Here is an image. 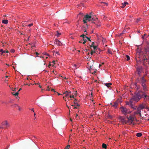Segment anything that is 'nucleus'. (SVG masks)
Instances as JSON below:
<instances>
[{"mask_svg": "<svg viewBox=\"0 0 149 149\" xmlns=\"http://www.w3.org/2000/svg\"><path fill=\"white\" fill-rule=\"evenodd\" d=\"M77 51L78 52V53H80V51L79 50H77Z\"/></svg>", "mask_w": 149, "mask_h": 149, "instance_id": "60", "label": "nucleus"}, {"mask_svg": "<svg viewBox=\"0 0 149 149\" xmlns=\"http://www.w3.org/2000/svg\"><path fill=\"white\" fill-rule=\"evenodd\" d=\"M55 61H52V63H53V64H54L55 63Z\"/></svg>", "mask_w": 149, "mask_h": 149, "instance_id": "47", "label": "nucleus"}, {"mask_svg": "<svg viewBox=\"0 0 149 149\" xmlns=\"http://www.w3.org/2000/svg\"><path fill=\"white\" fill-rule=\"evenodd\" d=\"M100 5L101 6H107L108 5V3L104 2H100Z\"/></svg>", "mask_w": 149, "mask_h": 149, "instance_id": "19", "label": "nucleus"}, {"mask_svg": "<svg viewBox=\"0 0 149 149\" xmlns=\"http://www.w3.org/2000/svg\"><path fill=\"white\" fill-rule=\"evenodd\" d=\"M120 109L123 114L125 115H127L128 114H130L131 112L128 109L123 106L121 107Z\"/></svg>", "mask_w": 149, "mask_h": 149, "instance_id": "4", "label": "nucleus"}, {"mask_svg": "<svg viewBox=\"0 0 149 149\" xmlns=\"http://www.w3.org/2000/svg\"><path fill=\"white\" fill-rule=\"evenodd\" d=\"M74 95H71V94H70V98H74Z\"/></svg>", "mask_w": 149, "mask_h": 149, "instance_id": "35", "label": "nucleus"}, {"mask_svg": "<svg viewBox=\"0 0 149 149\" xmlns=\"http://www.w3.org/2000/svg\"><path fill=\"white\" fill-rule=\"evenodd\" d=\"M29 110H31L33 112H34V109L33 108H32V109H29Z\"/></svg>", "mask_w": 149, "mask_h": 149, "instance_id": "37", "label": "nucleus"}, {"mask_svg": "<svg viewBox=\"0 0 149 149\" xmlns=\"http://www.w3.org/2000/svg\"><path fill=\"white\" fill-rule=\"evenodd\" d=\"M118 104V101H116L114 102V104H112L111 103L110 104L112 105V107H114L115 108H116Z\"/></svg>", "mask_w": 149, "mask_h": 149, "instance_id": "17", "label": "nucleus"}, {"mask_svg": "<svg viewBox=\"0 0 149 149\" xmlns=\"http://www.w3.org/2000/svg\"><path fill=\"white\" fill-rule=\"evenodd\" d=\"M126 58H127V61H129L130 59V56L128 55H126Z\"/></svg>", "mask_w": 149, "mask_h": 149, "instance_id": "33", "label": "nucleus"}, {"mask_svg": "<svg viewBox=\"0 0 149 149\" xmlns=\"http://www.w3.org/2000/svg\"><path fill=\"white\" fill-rule=\"evenodd\" d=\"M95 19L93 18L90 15L86 14L84 16L83 18V22L85 24L86 23L88 22L94 21Z\"/></svg>", "mask_w": 149, "mask_h": 149, "instance_id": "2", "label": "nucleus"}, {"mask_svg": "<svg viewBox=\"0 0 149 149\" xmlns=\"http://www.w3.org/2000/svg\"><path fill=\"white\" fill-rule=\"evenodd\" d=\"M44 54L46 55L49 56V55L48 54H46L45 52V53H44Z\"/></svg>", "mask_w": 149, "mask_h": 149, "instance_id": "51", "label": "nucleus"}, {"mask_svg": "<svg viewBox=\"0 0 149 149\" xmlns=\"http://www.w3.org/2000/svg\"><path fill=\"white\" fill-rule=\"evenodd\" d=\"M2 22L5 24H7L8 22V21L7 19H4L2 20Z\"/></svg>", "mask_w": 149, "mask_h": 149, "instance_id": "25", "label": "nucleus"}, {"mask_svg": "<svg viewBox=\"0 0 149 149\" xmlns=\"http://www.w3.org/2000/svg\"><path fill=\"white\" fill-rule=\"evenodd\" d=\"M94 43L93 42L90 46L92 50L95 51L96 49L97 46L94 45Z\"/></svg>", "mask_w": 149, "mask_h": 149, "instance_id": "16", "label": "nucleus"}, {"mask_svg": "<svg viewBox=\"0 0 149 149\" xmlns=\"http://www.w3.org/2000/svg\"><path fill=\"white\" fill-rule=\"evenodd\" d=\"M70 94L71 92L70 91H66L63 94V100L66 102L67 99L66 98H67L68 99V100H69V99H68L70 98Z\"/></svg>", "mask_w": 149, "mask_h": 149, "instance_id": "5", "label": "nucleus"}, {"mask_svg": "<svg viewBox=\"0 0 149 149\" xmlns=\"http://www.w3.org/2000/svg\"><path fill=\"white\" fill-rule=\"evenodd\" d=\"M39 87L40 88H42V86L40 85H39Z\"/></svg>", "mask_w": 149, "mask_h": 149, "instance_id": "55", "label": "nucleus"}, {"mask_svg": "<svg viewBox=\"0 0 149 149\" xmlns=\"http://www.w3.org/2000/svg\"><path fill=\"white\" fill-rule=\"evenodd\" d=\"M46 91H50V88L48 87L46 89Z\"/></svg>", "mask_w": 149, "mask_h": 149, "instance_id": "42", "label": "nucleus"}, {"mask_svg": "<svg viewBox=\"0 0 149 149\" xmlns=\"http://www.w3.org/2000/svg\"><path fill=\"white\" fill-rule=\"evenodd\" d=\"M34 113V116H35L36 115V113H35V112H33Z\"/></svg>", "mask_w": 149, "mask_h": 149, "instance_id": "54", "label": "nucleus"}, {"mask_svg": "<svg viewBox=\"0 0 149 149\" xmlns=\"http://www.w3.org/2000/svg\"><path fill=\"white\" fill-rule=\"evenodd\" d=\"M72 50L74 52L75 51H76V50L75 49H73Z\"/></svg>", "mask_w": 149, "mask_h": 149, "instance_id": "57", "label": "nucleus"}, {"mask_svg": "<svg viewBox=\"0 0 149 149\" xmlns=\"http://www.w3.org/2000/svg\"><path fill=\"white\" fill-rule=\"evenodd\" d=\"M18 105L17 104H14L11 105V106L13 107V108H16L18 107Z\"/></svg>", "mask_w": 149, "mask_h": 149, "instance_id": "27", "label": "nucleus"}, {"mask_svg": "<svg viewBox=\"0 0 149 149\" xmlns=\"http://www.w3.org/2000/svg\"><path fill=\"white\" fill-rule=\"evenodd\" d=\"M21 89H22L21 88H20L19 89V91H20L21 90Z\"/></svg>", "mask_w": 149, "mask_h": 149, "instance_id": "56", "label": "nucleus"}, {"mask_svg": "<svg viewBox=\"0 0 149 149\" xmlns=\"http://www.w3.org/2000/svg\"><path fill=\"white\" fill-rule=\"evenodd\" d=\"M107 145L106 144L104 143H103L102 145V147L105 149H106L107 148Z\"/></svg>", "mask_w": 149, "mask_h": 149, "instance_id": "28", "label": "nucleus"}, {"mask_svg": "<svg viewBox=\"0 0 149 149\" xmlns=\"http://www.w3.org/2000/svg\"><path fill=\"white\" fill-rule=\"evenodd\" d=\"M0 52H1V54L2 55L4 53H8L9 52L8 50L4 51L3 49H1L0 50Z\"/></svg>", "mask_w": 149, "mask_h": 149, "instance_id": "20", "label": "nucleus"}, {"mask_svg": "<svg viewBox=\"0 0 149 149\" xmlns=\"http://www.w3.org/2000/svg\"><path fill=\"white\" fill-rule=\"evenodd\" d=\"M142 112V110L141 111L139 109L137 108L136 110L134 111V116L135 115H137L141 117V113Z\"/></svg>", "mask_w": 149, "mask_h": 149, "instance_id": "8", "label": "nucleus"}, {"mask_svg": "<svg viewBox=\"0 0 149 149\" xmlns=\"http://www.w3.org/2000/svg\"><path fill=\"white\" fill-rule=\"evenodd\" d=\"M66 106H67V107H68V109H69V107L68 105H66Z\"/></svg>", "mask_w": 149, "mask_h": 149, "instance_id": "61", "label": "nucleus"}, {"mask_svg": "<svg viewBox=\"0 0 149 149\" xmlns=\"http://www.w3.org/2000/svg\"><path fill=\"white\" fill-rule=\"evenodd\" d=\"M52 65L51 63L50 62H49V65H48V67L49 68H50V66Z\"/></svg>", "mask_w": 149, "mask_h": 149, "instance_id": "41", "label": "nucleus"}, {"mask_svg": "<svg viewBox=\"0 0 149 149\" xmlns=\"http://www.w3.org/2000/svg\"><path fill=\"white\" fill-rule=\"evenodd\" d=\"M113 117L110 115H109L108 116V118H109L111 119L113 118Z\"/></svg>", "mask_w": 149, "mask_h": 149, "instance_id": "31", "label": "nucleus"}, {"mask_svg": "<svg viewBox=\"0 0 149 149\" xmlns=\"http://www.w3.org/2000/svg\"><path fill=\"white\" fill-rule=\"evenodd\" d=\"M64 79H67V78H66V77H64Z\"/></svg>", "mask_w": 149, "mask_h": 149, "instance_id": "59", "label": "nucleus"}, {"mask_svg": "<svg viewBox=\"0 0 149 149\" xmlns=\"http://www.w3.org/2000/svg\"><path fill=\"white\" fill-rule=\"evenodd\" d=\"M74 65L75 67H76V64H74Z\"/></svg>", "mask_w": 149, "mask_h": 149, "instance_id": "64", "label": "nucleus"}, {"mask_svg": "<svg viewBox=\"0 0 149 149\" xmlns=\"http://www.w3.org/2000/svg\"><path fill=\"white\" fill-rule=\"evenodd\" d=\"M142 87V89L143 90V92H146V95H148V93L147 91H148V89L147 87V86L146 84H143L141 85Z\"/></svg>", "mask_w": 149, "mask_h": 149, "instance_id": "10", "label": "nucleus"}, {"mask_svg": "<svg viewBox=\"0 0 149 149\" xmlns=\"http://www.w3.org/2000/svg\"><path fill=\"white\" fill-rule=\"evenodd\" d=\"M95 53V52L94 50H92L90 52V54H91V55H92L93 54H94Z\"/></svg>", "mask_w": 149, "mask_h": 149, "instance_id": "32", "label": "nucleus"}, {"mask_svg": "<svg viewBox=\"0 0 149 149\" xmlns=\"http://www.w3.org/2000/svg\"><path fill=\"white\" fill-rule=\"evenodd\" d=\"M56 93L58 94V95H62V94H60V93H57V92H56Z\"/></svg>", "mask_w": 149, "mask_h": 149, "instance_id": "50", "label": "nucleus"}, {"mask_svg": "<svg viewBox=\"0 0 149 149\" xmlns=\"http://www.w3.org/2000/svg\"><path fill=\"white\" fill-rule=\"evenodd\" d=\"M3 128V127H2V125L0 126V129Z\"/></svg>", "mask_w": 149, "mask_h": 149, "instance_id": "48", "label": "nucleus"}, {"mask_svg": "<svg viewBox=\"0 0 149 149\" xmlns=\"http://www.w3.org/2000/svg\"><path fill=\"white\" fill-rule=\"evenodd\" d=\"M36 54L37 56L39 54L37 52H36Z\"/></svg>", "mask_w": 149, "mask_h": 149, "instance_id": "53", "label": "nucleus"}, {"mask_svg": "<svg viewBox=\"0 0 149 149\" xmlns=\"http://www.w3.org/2000/svg\"><path fill=\"white\" fill-rule=\"evenodd\" d=\"M141 114V117L143 118H145V117L149 116V111L147 110L145 111L144 110H142Z\"/></svg>", "mask_w": 149, "mask_h": 149, "instance_id": "6", "label": "nucleus"}, {"mask_svg": "<svg viewBox=\"0 0 149 149\" xmlns=\"http://www.w3.org/2000/svg\"><path fill=\"white\" fill-rule=\"evenodd\" d=\"M126 104L134 109H136V107L133 104L131 100L126 102Z\"/></svg>", "mask_w": 149, "mask_h": 149, "instance_id": "9", "label": "nucleus"}, {"mask_svg": "<svg viewBox=\"0 0 149 149\" xmlns=\"http://www.w3.org/2000/svg\"><path fill=\"white\" fill-rule=\"evenodd\" d=\"M146 81V80L145 79L144 76L143 77L141 78V84H145Z\"/></svg>", "mask_w": 149, "mask_h": 149, "instance_id": "18", "label": "nucleus"}, {"mask_svg": "<svg viewBox=\"0 0 149 149\" xmlns=\"http://www.w3.org/2000/svg\"><path fill=\"white\" fill-rule=\"evenodd\" d=\"M82 40L79 41V42L80 43H82V42H83V41H82Z\"/></svg>", "mask_w": 149, "mask_h": 149, "instance_id": "49", "label": "nucleus"}, {"mask_svg": "<svg viewBox=\"0 0 149 149\" xmlns=\"http://www.w3.org/2000/svg\"><path fill=\"white\" fill-rule=\"evenodd\" d=\"M142 135V134L141 133H137L136 136L138 137H140Z\"/></svg>", "mask_w": 149, "mask_h": 149, "instance_id": "26", "label": "nucleus"}, {"mask_svg": "<svg viewBox=\"0 0 149 149\" xmlns=\"http://www.w3.org/2000/svg\"><path fill=\"white\" fill-rule=\"evenodd\" d=\"M31 29H29V33H30V32H31Z\"/></svg>", "mask_w": 149, "mask_h": 149, "instance_id": "58", "label": "nucleus"}, {"mask_svg": "<svg viewBox=\"0 0 149 149\" xmlns=\"http://www.w3.org/2000/svg\"><path fill=\"white\" fill-rule=\"evenodd\" d=\"M74 109H77L79 106V105L78 104L77 101L76 99H75L74 101Z\"/></svg>", "mask_w": 149, "mask_h": 149, "instance_id": "13", "label": "nucleus"}, {"mask_svg": "<svg viewBox=\"0 0 149 149\" xmlns=\"http://www.w3.org/2000/svg\"><path fill=\"white\" fill-rule=\"evenodd\" d=\"M90 73H91L92 74H95L96 72V70H94L92 68V66H90L89 68Z\"/></svg>", "mask_w": 149, "mask_h": 149, "instance_id": "15", "label": "nucleus"}, {"mask_svg": "<svg viewBox=\"0 0 149 149\" xmlns=\"http://www.w3.org/2000/svg\"><path fill=\"white\" fill-rule=\"evenodd\" d=\"M106 86L107 87L109 88L110 87V85H112V84L111 83H106L105 84Z\"/></svg>", "mask_w": 149, "mask_h": 149, "instance_id": "23", "label": "nucleus"}, {"mask_svg": "<svg viewBox=\"0 0 149 149\" xmlns=\"http://www.w3.org/2000/svg\"><path fill=\"white\" fill-rule=\"evenodd\" d=\"M55 43L58 46H61L62 45L61 42L59 40L56 39L55 40Z\"/></svg>", "mask_w": 149, "mask_h": 149, "instance_id": "14", "label": "nucleus"}, {"mask_svg": "<svg viewBox=\"0 0 149 149\" xmlns=\"http://www.w3.org/2000/svg\"><path fill=\"white\" fill-rule=\"evenodd\" d=\"M140 18H139V19H137V21H136V22H138L139 21H140Z\"/></svg>", "mask_w": 149, "mask_h": 149, "instance_id": "44", "label": "nucleus"}, {"mask_svg": "<svg viewBox=\"0 0 149 149\" xmlns=\"http://www.w3.org/2000/svg\"><path fill=\"white\" fill-rule=\"evenodd\" d=\"M61 34L60 33L58 32V31H57V34L56 35V36L58 37L61 35Z\"/></svg>", "mask_w": 149, "mask_h": 149, "instance_id": "29", "label": "nucleus"}, {"mask_svg": "<svg viewBox=\"0 0 149 149\" xmlns=\"http://www.w3.org/2000/svg\"><path fill=\"white\" fill-rule=\"evenodd\" d=\"M1 104H6V103L4 101H1Z\"/></svg>", "mask_w": 149, "mask_h": 149, "instance_id": "36", "label": "nucleus"}, {"mask_svg": "<svg viewBox=\"0 0 149 149\" xmlns=\"http://www.w3.org/2000/svg\"><path fill=\"white\" fill-rule=\"evenodd\" d=\"M10 52L12 53H14L15 52V50L13 49H11L10 50Z\"/></svg>", "mask_w": 149, "mask_h": 149, "instance_id": "30", "label": "nucleus"}, {"mask_svg": "<svg viewBox=\"0 0 149 149\" xmlns=\"http://www.w3.org/2000/svg\"><path fill=\"white\" fill-rule=\"evenodd\" d=\"M127 124L130 125L134 124V121L135 120L136 118L133 115L131 114L129 117H127Z\"/></svg>", "mask_w": 149, "mask_h": 149, "instance_id": "3", "label": "nucleus"}, {"mask_svg": "<svg viewBox=\"0 0 149 149\" xmlns=\"http://www.w3.org/2000/svg\"><path fill=\"white\" fill-rule=\"evenodd\" d=\"M19 94V93L18 92H16L15 94H13V95H14L15 96H17V95Z\"/></svg>", "mask_w": 149, "mask_h": 149, "instance_id": "34", "label": "nucleus"}, {"mask_svg": "<svg viewBox=\"0 0 149 149\" xmlns=\"http://www.w3.org/2000/svg\"><path fill=\"white\" fill-rule=\"evenodd\" d=\"M81 37H82L83 38V40L82 41H83V42H82V43L84 44H85L86 41H87V38H88V37L86 36L85 35L82 34L81 36Z\"/></svg>", "mask_w": 149, "mask_h": 149, "instance_id": "12", "label": "nucleus"}, {"mask_svg": "<svg viewBox=\"0 0 149 149\" xmlns=\"http://www.w3.org/2000/svg\"><path fill=\"white\" fill-rule=\"evenodd\" d=\"M107 52L109 54H112V50H111V49H108L107 50Z\"/></svg>", "mask_w": 149, "mask_h": 149, "instance_id": "24", "label": "nucleus"}, {"mask_svg": "<svg viewBox=\"0 0 149 149\" xmlns=\"http://www.w3.org/2000/svg\"><path fill=\"white\" fill-rule=\"evenodd\" d=\"M56 53L58 54V55H59V52H56Z\"/></svg>", "mask_w": 149, "mask_h": 149, "instance_id": "45", "label": "nucleus"}, {"mask_svg": "<svg viewBox=\"0 0 149 149\" xmlns=\"http://www.w3.org/2000/svg\"><path fill=\"white\" fill-rule=\"evenodd\" d=\"M5 77H6V78L8 77V76H6Z\"/></svg>", "mask_w": 149, "mask_h": 149, "instance_id": "63", "label": "nucleus"}, {"mask_svg": "<svg viewBox=\"0 0 149 149\" xmlns=\"http://www.w3.org/2000/svg\"><path fill=\"white\" fill-rule=\"evenodd\" d=\"M128 4V3L127 2H125L124 3H122V5L121 6V8H123L125 7Z\"/></svg>", "mask_w": 149, "mask_h": 149, "instance_id": "21", "label": "nucleus"}, {"mask_svg": "<svg viewBox=\"0 0 149 149\" xmlns=\"http://www.w3.org/2000/svg\"><path fill=\"white\" fill-rule=\"evenodd\" d=\"M92 103L93 104H94L95 103V102H94V101L93 100H92Z\"/></svg>", "mask_w": 149, "mask_h": 149, "instance_id": "46", "label": "nucleus"}, {"mask_svg": "<svg viewBox=\"0 0 149 149\" xmlns=\"http://www.w3.org/2000/svg\"><path fill=\"white\" fill-rule=\"evenodd\" d=\"M87 38V39L89 41H91V40L90 39V38Z\"/></svg>", "mask_w": 149, "mask_h": 149, "instance_id": "52", "label": "nucleus"}, {"mask_svg": "<svg viewBox=\"0 0 149 149\" xmlns=\"http://www.w3.org/2000/svg\"><path fill=\"white\" fill-rule=\"evenodd\" d=\"M70 120L71 122L72 121V120L71 118L70 119Z\"/></svg>", "mask_w": 149, "mask_h": 149, "instance_id": "62", "label": "nucleus"}, {"mask_svg": "<svg viewBox=\"0 0 149 149\" xmlns=\"http://www.w3.org/2000/svg\"><path fill=\"white\" fill-rule=\"evenodd\" d=\"M2 125L3 128L8 127L10 126V125L7 120H5L2 123Z\"/></svg>", "mask_w": 149, "mask_h": 149, "instance_id": "11", "label": "nucleus"}, {"mask_svg": "<svg viewBox=\"0 0 149 149\" xmlns=\"http://www.w3.org/2000/svg\"><path fill=\"white\" fill-rule=\"evenodd\" d=\"M70 147V145H68V146H67L65 148H67V149H68L69 148V147Z\"/></svg>", "mask_w": 149, "mask_h": 149, "instance_id": "40", "label": "nucleus"}, {"mask_svg": "<svg viewBox=\"0 0 149 149\" xmlns=\"http://www.w3.org/2000/svg\"><path fill=\"white\" fill-rule=\"evenodd\" d=\"M51 91H54V92L55 93H56V92L55 91L54 89L53 88L51 90Z\"/></svg>", "mask_w": 149, "mask_h": 149, "instance_id": "38", "label": "nucleus"}, {"mask_svg": "<svg viewBox=\"0 0 149 149\" xmlns=\"http://www.w3.org/2000/svg\"><path fill=\"white\" fill-rule=\"evenodd\" d=\"M18 108V110H19L20 111L21 110V108L19 106L18 107H17Z\"/></svg>", "mask_w": 149, "mask_h": 149, "instance_id": "43", "label": "nucleus"}, {"mask_svg": "<svg viewBox=\"0 0 149 149\" xmlns=\"http://www.w3.org/2000/svg\"><path fill=\"white\" fill-rule=\"evenodd\" d=\"M144 108V106L142 105H140L137 108L139 109L141 111H142L143 110V109Z\"/></svg>", "mask_w": 149, "mask_h": 149, "instance_id": "22", "label": "nucleus"}, {"mask_svg": "<svg viewBox=\"0 0 149 149\" xmlns=\"http://www.w3.org/2000/svg\"><path fill=\"white\" fill-rule=\"evenodd\" d=\"M118 119L123 124L125 123L127 124V119L126 118H125L123 116H119L118 117Z\"/></svg>", "mask_w": 149, "mask_h": 149, "instance_id": "7", "label": "nucleus"}, {"mask_svg": "<svg viewBox=\"0 0 149 149\" xmlns=\"http://www.w3.org/2000/svg\"><path fill=\"white\" fill-rule=\"evenodd\" d=\"M33 25V24L32 23L30 24H29V25H28V26H32Z\"/></svg>", "mask_w": 149, "mask_h": 149, "instance_id": "39", "label": "nucleus"}, {"mask_svg": "<svg viewBox=\"0 0 149 149\" xmlns=\"http://www.w3.org/2000/svg\"><path fill=\"white\" fill-rule=\"evenodd\" d=\"M142 98H144L145 100H149V96L146 95V92H143L142 90H139L138 92L135 93L132 99L135 101L138 102Z\"/></svg>", "mask_w": 149, "mask_h": 149, "instance_id": "1", "label": "nucleus"}]
</instances>
